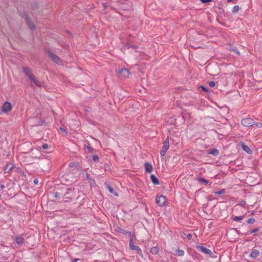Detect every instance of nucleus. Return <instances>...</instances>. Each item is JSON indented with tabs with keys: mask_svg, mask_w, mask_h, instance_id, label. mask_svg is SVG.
Listing matches in <instances>:
<instances>
[{
	"mask_svg": "<svg viewBox=\"0 0 262 262\" xmlns=\"http://www.w3.org/2000/svg\"><path fill=\"white\" fill-rule=\"evenodd\" d=\"M130 75L129 71L126 68L119 69L117 71V75L121 79H126Z\"/></svg>",
	"mask_w": 262,
	"mask_h": 262,
	"instance_id": "nucleus-1",
	"label": "nucleus"
},
{
	"mask_svg": "<svg viewBox=\"0 0 262 262\" xmlns=\"http://www.w3.org/2000/svg\"><path fill=\"white\" fill-rule=\"evenodd\" d=\"M12 110V106L9 102H5L2 106V111L7 113Z\"/></svg>",
	"mask_w": 262,
	"mask_h": 262,
	"instance_id": "nucleus-2",
	"label": "nucleus"
},
{
	"mask_svg": "<svg viewBox=\"0 0 262 262\" xmlns=\"http://www.w3.org/2000/svg\"><path fill=\"white\" fill-rule=\"evenodd\" d=\"M48 56L55 63L58 64H60L62 63L61 60L56 55L52 52L49 51L48 52Z\"/></svg>",
	"mask_w": 262,
	"mask_h": 262,
	"instance_id": "nucleus-3",
	"label": "nucleus"
},
{
	"mask_svg": "<svg viewBox=\"0 0 262 262\" xmlns=\"http://www.w3.org/2000/svg\"><path fill=\"white\" fill-rule=\"evenodd\" d=\"M242 124L245 127L252 126L253 124V120L250 118H246L242 120Z\"/></svg>",
	"mask_w": 262,
	"mask_h": 262,
	"instance_id": "nucleus-4",
	"label": "nucleus"
},
{
	"mask_svg": "<svg viewBox=\"0 0 262 262\" xmlns=\"http://www.w3.org/2000/svg\"><path fill=\"white\" fill-rule=\"evenodd\" d=\"M155 203L157 206L162 207L164 206V196H157L155 199Z\"/></svg>",
	"mask_w": 262,
	"mask_h": 262,
	"instance_id": "nucleus-5",
	"label": "nucleus"
},
{
	"mask_svg": "<svg viewBox=\"0 0 262 262\" xmlns=\"http://www.w3.org/2000/svg\"><path fill=\"white\" fill-rule=\"evenodd\" d=\"M24 73L28 76V78L30 80L34 76L31 69L28 67H24L23 69Z\"/></svg>",
	"mask_w": 262,
	"mask_h": 262,
	"instance_id": "nucleus-6",
	"label": "nucleus"
},
{
	"mask_svg": "<svg viewBox=\"0 0 262 262\" xmlns=\"http://www.w3.org/2000/svg\"><path fill=\"white\" fill-rule=\"evenodd\" d=\"M196 248L199 251L206 254L211 255L212 253V252L210 250L206 248L205 247L202 246H197Z\"/></svg>",
	"mask_w": 262,
	"mask_h": 262,
	"instance_id": "nucleus-7",
	"label": "nucleus"
},
{
	"mask_svg": "<svg viewBox=\"0 0 262 262\" xmlns=\"http://www.w3.org/2000/svg\"><path fill=\"white\" fill-rule=\"evenodd\" d=\"M119 233L123 234V235H128L129 237L133 235L130 231H128L125 230H124L120 227H118L116 230Z\"/></svg>",
	"mask_w": 262,
	"mask_h": 262,
	"instance_id": "nucleus-8",
	"label": "nucleus"
},
{
	"mask_svg": "<svg viewBox=\"0 0 262 262\" xmlns=\"http://www.w3.org/2000/svg\"><path fill=\"white\" fill-rule=\"evenodd\" d=\"M64 196L65 199L68 198L72 199L74 196V190L71 188H69Z\"/></svg>",
	"mask_w": 262,
	"mask_h": 262,
	"instance_id": "nucleus-9",
	"label": "nucleus"
},
{
	"mask_svg": "<svg viewBox=\"0 0 262 262\" xmlns=\"http://www.w3.org/2000/svg\"><path fill=\"white\" fill-rule=\"evenodd\" d=\"M14 165L12 163H8L5 167L4 170L5 173L10 172L13 168Z\"/></svg>",
	"mask_w": 262,
	"mask_h": 262,
	"instance_id": "nucleus-10",
	"label": "nucleus"
},
{
	"mask_svg": "<svg viewBox=\"0 0 262 262\" xmlns=\"http://www.w3.org/2000/svg\"><path fill=\"white\" fill-rule=\"evenodd\" d=\"M136 239L135 235L134 234L130 237L129 239V248L130 249L133 250L135 247V245H134V241Z\"/></svg>",
	"mask_w": 262,
	"mask_h": 262,
	"instance_id": "nucleus-11",
	"label": "nucleus"
},
{
	"mask_svg": "<svg viewBox=\"0 0 262 262\" xmlns=\"http://www.w3.org/2000/svg\"><path fill=\"white\" fill-rule=\"evenodd\" d=\"M30 80L33 81L34 84L38 87H41L43 85V83L41 81L36 79L35 76L33 77V78H31Z\"/></svg>",
	"mask_w": 262,
	"mask_h": 262,
	"instance_id": "nucleus-12",
	"label": "nucleus"
},
{
	"mask_svg": "<svg viewBox=\"0 0 262 262\" xmlns=\"http://www.w3.org/2000/svg\"><path fill=\"white\" fill-rule=\"evenodd\" d=\"M144 167L146 172L150 173L152 171L153 168L151 164L146 163L144 164Z\"/></svg>",
	"mask_w": 262,
	"mask_h": 262,
	"instance_id": "nucleus-13",
	"label": "nucleus"
},
{
	"mask_svg": "<svg viewBox=\"0 0 262 262\" xmlns=\"http://www.w3.org/2000/svg\"><path fill=\"white\" fill-rule=\"evenodd\" d=\"M259 255V252L258 250H256V249H253L250 255V256L252 257V258H256Z\"/></svg>",
	"mask_w": 262,
	"mask_h": 262,
	"instance_id": "nucleus-14",
	"label": "nucleus"
},
{
	"mask_svg": "<svg viewBox=\"0 0 262 262\" xmlns=\"http://www.w3.org/2000/svg\"><path fill=\"white\" fill-rule=\"evenodd\" d=\"M150 179L152 181V182L154 184H156V185H158L159 184V180L158 179L156 178V177L154 175V174H151L150 177Z\"/></svg>",
	"mask_w": 262,
	"mask_h": 262,
	"instance_id": "nucleus-15",
	"label": "nucleus"
},
{
	"mask_svg": "<svg viewBox=\"0 0 262 262\" xmlns=\"http://www.w3.org/2000/svg\"><path fill=\"white\" fill-rule=\"evenodd\" d=\"M15 242L17 244H23L25 242V239L20 236L16 237Z\"/></svg>",
	"mask_w": 262,
	"mask_h": 262,
	"instance_id": "nucleus-16",
	"label": "nucleus"
},
{
	"mask_svg": "<svg viewBox=\"0 0 262 262\" xmlns=\"http://www.w3.org/2000/svg\"><path fill=\"white\" fill-rule=\"evenodd\" d=\"M253 127L256 128H260L262 127V123L261 122H255L253 121V124L252 125Z\"/></svg>",
	"mask_w": 262,
	"mask_h": 262,
	"instance_id": "nucleus-17",
	"label": "nucleus"
},
{
	"mask_svg": "<svg viewBox=\"0 0 262 262\" xmlns=\"http://www.w3.org/2000/svg\"><path fill=\"white\" fill-rule=\"evenodd\" d=\"M159 251V248L157 247H154L151 248L150 252L153 254H156Z\"/></svg>",
	"mask_w": 262,
	"mask_h": 262,
	"instance_id": "nucleus-18",
	"label": "nucleus"
},
{
	"mask_svg": "<svg viewBox=\"0 0 262 262\" xmlns=\"http://www.w3.org/2000/svg\"><path fill=\"white\" fill-rule=\"evenodd\" d=\"M27 24L29 26V27L31 29L33 30L35 28V25L32 22H31L28 19H27Z\"/></svg>",
	"mask_w": 262,
	"mask_h": 262,
	"instance_id": "nucleus-19",
	"label": "nucleus"
},
{
	"mask_svg": "<svg viewBox=\"0 0 262 262\" xmlns=\"http://www.w3.org/2000/svg\"><path fill=\"white\" fill-rule=\"evenodd\" d=\"M133 250H136L139 254L142 255V250L138 246H136Z\"/></svg>",
	"mask_w": 262,
	"mask_h": 262,
	"instance_id": "nucleus-20",
	"label": "nucleus"
},
{
	"mask_svg": "<svg viewBox=\"0 0 262 262\" xmlns=\"http://www.w3.org/2000/svg\"><path fill=\"white\" fill-rule=\"evenodd\" d=\"M225 192H226V190L225 189H223L219 191H215L214 193L216 195H221V194H223L225 193Z\"/></svg>",
	"mask_w": 262,
	"mask_h": 262,
	"instance_id": "nucleus-21",
	"label": "nucleus"
},
{
	"mask_svg": "<svg viewBox=\"0 0 262 262\" xmlns=\"http://www.w3.org/2000/svg\"><path fill=\"white\" fill-rule=\"evenodd\" d=\"M219 150L217 149H213L211 151L209 152V154H211L213 155H217L219 154Z\"/></svg>",
	"mask_w": 262,
	"mask_h": 262,
	"instance_id": "nucleus-22",
	"label": "nucleus"
},
{
	"mask_svg": "<svg viewBox=\"0 0 262 262\" xmlns=\"http://www.w3.org/2000/svg\"><path fill=\"white\" fill-rule=\"evenodd\" d=\"M242 148L244 151H246L248 153L249 152L250 150L249 147L245 145H242Z\"/></svg>",
	"mask_w": 262,
	"mask_h": 262,
	"instance_id": "nucleus-23",
	"label": "nucleus"
},
{
	"mask_svg": "<svg viewBox=\"0 0 262 262\" xmlns=\"http://www.w3.org/2000/svg\"><path fill=\"white\" fill-rule=\"evenodd\" d=\"M177 254L178 256H183L184 254V251L182 250H177Z\"/></svg>",
	"mask_w": 262,
	"mask_h": 262,
	"instance_id": "nucleus-24",
	"label": "nucleus"
},
{
	"mask_svg": "<svg viewBox=\"0 0 262 262\" xmlns=\"http://www.w3.org/2000/svg\"><path fill=\"white\" fill-rule=\"evenodd\" d=\"M243 219V216H234L232 217V219L234 221H240Z\"/></svg>",
	"mask_w": 262,
	"mask_h": 262,
	"instance_id": "nucleus-25",
	"label": "nucleus"
},
{
	"mask_svg": "<svg viewBox=\"0 0 262 262\" xmlns=\"http://www.w3.org/2000/svg\"><path fill=\"white\" fill-rule=\"evenodd\" d=\"M239 10V6L237 5L234 6L233 8V12H236Z\"/></svg>",
	"mask_w": 262,
	"mask_h": 262,
	"instance_id": "nucleus-26",
	"label": "nucleus"
},
{
	"mask_svg": "<svg viewBox=\"0 0 262 262\" xmlns=\"http://www.w3.org/2000/svg\"><path fill=\"white\" fill-rule=\"evenodd\" d=\"M255 221V220L254 218H250L247 220V223L249 224H253Z\"/></svg>",
	"mask_w": 262,
	"mask_h": 262,
	"instance_id": "nucleus-27",
	"label": "nucleus"
},
{
	"mask_svg": "<svg viewBox=\"0 0 262 262\" xmlns=\"http://www.w3.org/2000/svg\"><path fill=\"white\" fill-rule=\"evenodd\" d=\"M93 160L94 161H98L99 160V158L98 156L95 155V156H93Z\"/></svg>",
	"mask_w": 262,
	"mask_h": 262,
	"instance_id": "nucleus-28",
	"label": "nucleus"
},
{
	"mask_svg": "<svg viewBox=\"0 0 262 262\" xmlns=\"http://www.w3.org/2000/svg\"><path fill=\"white\" fill-rule=\"evenodd\" d=\"M199 181L200 182H204L205 183H208V181L204 179V178H201L200 180H199Z\"/></svg>",
	"mask_w": 262,
	"mask_h": 262,
	"instance_id": "nucleus-29",
	"label": "nucleus"
},
{
	"mask_svg": "<svg viewBox=\"0 0 262 262\" xmlns=\"http://www.w3.org/2000/svg\"><path fill=\"white\" fill-rule=\"evenodd\" d=\"M246 203L245 201H241L239 203V205L241 206H244Z\"/></svg>",
	"mask_w": 262,
	"mask_h": 262,
	"instance_id": "nucleus-30",
	"label": "nucleus"
},
{
	"mask_svg": "<svg viewBox=\"0 0 262 262\" xmlns=\"http://www.w3.org/2000/svg\"><path fill=\"white\" fill-rule=\"evenodd\" d=\"M259 230L258 228H255L250 231V233H254L258 232Z\"/></svg>",
	"mask_w": 262,
	"mask_h": 262,
	"instance_id": "nucleus-31",
	"label": "nucleus"
},
{
	"mask_svg": "<svg viewBox=\"0 0 262 262\" xmlns=\"http://www.w3.org/2000/svg\"><path fill=\"white\" fill-rule=\"evenodd\" d=\"M215 82L213 81H211L209 82V85L210 87H213L215 86Z\"/></svg>",
	"mask_w": 262,
	"mask_h": 262,
	"instance_id": "nucleus-32",
	"label": "nucleus"
},
{
	"mask_svg": "<svg viewBox=\"0 0 262 262\" xmlns=\"http://www.w3.org/2000/svg\"><path fill=\"white\" fill-rule=\"evenodd\" d=\"M60 130H61V132H62L63 133H65L66 134H67V131H66L65 128H62V127H60Z\"/></svg>",
	"mask_w": 262,
	"mask_h": 262,
	"instance_id": "nucleus-33",
	"label": "nucleus"
},
{
	"mask_svg": "<svg viewBox=\"0 0 262 262\" xmlns=\"http://www.w3.org/2000/svg\"><path fill=\"white\" fill-rule=\"evenodd\" d=\"M42 148L44 149H47L48 148V145L47 144H43L42 145Z\"/></svg>",
	"mask_w": 262,
	"mask_h": 262,
	"instance_id": "nucleus-34",
	"label": "nucleus"
},
{
	"mask_svg": "<svg viewBox=\"0 0 262 262\" xmlns=\"http://www.w3.org/2000/svg\"><path fill=\"white\" fill-rule=\"evenodd\" d=\"M186 236L188 240H190L192 237V235H191V234L189 233V234H187Z\"/></svg>",
	"mask_w": 262,
	"mask_h": 262,
	"instance_id": "nucleus-35",
	"label": "nucleus"
},
{
	"mask_svg": "<svg viewBox=\"0 0 262 262\" xmlns=\"http://www.w3.org/2000/svg\"><path fill=\"white\" fill-rule=\"evenodd\" d=\"M81 259L79 258H74L72 259V262H77L78 261H80Z\"/></svg>",
	"mask_w": 262,
	"mask_h": 262,
	"instance_id": "nucleus-36",
	"label": "nucleus"
},
{
	"mask_svg": "<svg viewBox=\"0 0 262 262\" xmlns=\"http://www.w3.org/2000/svg\"><path fill=\"white\" fill-rule=\"evenodd\" d=\"M202 90L204 92H207L208 90L204 86H201Z\"/></svg>",
	"mask_w": 262,
	"mask_h": 262,
	"instance_id": "nucleus-37",
	"label": "nucleus"
},
{
	"mask_svg": "<svg viewBox=\"0 0 262 262\" xmlns=\"http://www.w3.org/2000/svg\"><path fill=\"white\" fill-rule=\"evenodd\" d=\"M164 147H165V150H167L168 149L169 146H167V145H166L165 144Z\"/></svg>",
	"mask_w": 262,
	"mask_h": 262,
	"instance_id": "nucleus-38",
	"label": "nucleus"
},
{
	"mask_svg": "<svg viewBox=\"0 0 262 262\" xmlns=\"http://www.w3.org/2000/svg\"><path fill=\"white\" fill-rule=\"evenodd\" d=\"M108 190H110V192H113V189L111 187H109L108 188Z\"/></svg>",
	"mask_w": 262,
	"mask_h": 262,
	"instance_id": "nucleus-39",
	"label": "nucleus"
},
{
	"mask_svg": "<svg viewBox=\"0 0 262 262\" xmlns=\"http://www.w3.org/2000/svg\"><path fill=\"white\" fill-rule=\"evenodd\" d=\"M34 182L35 184H37L38 182V181L36 179L34 180Z\"/></svg>",
	"mask_w": 262,
	"mask_h": 262,
	"instance_id": "nucleus-40",
	"label": "nucleus"
},
{
	"mask_svg": "<svg viewBox=\"0 0 262 262\" xmlns=\"http://www.w3.org/2000/svg\"><path fill=\"white\" fill-rule=\"evenodd\" d=\"M163 152H164V150L161 149V156H164V154H163Z\"/></svg>",
	"mask_w": 262,
	"mask_h": 262,
	"instance_id": "nucleus-41",
	"label": "nucleus"
},
{
	"mask_svg": "<svg viewBox=\"0 0 262 262\" xmlns=\"http://www.w3.org/2000/svg\"><path fill=\"white\" fill-rule=\"evenodd\" d=\"M4 187H5L4 185L2 184V185H1V188L2 189L4 188Z\"/></svg>",
	"mask_w": 262,
	"mask_h": 262,
	"instance_id": "nucleus-42",
	"label": "nucleus"
},
{
	"mask_svg": "<svg viewBox=\"0 0 262 262\" xmlns=\"http://www.w3.org/2000/svg\"><path fill=\"white\" fill-rule=\"evenodd\" d=\"M86 178H87L88 179H89V177H90V174H88V173H86Z\"/></svg>",
	"mask_w": 262,
	"mask_h": 262,
	"instance_id": "nucleus-43",
	"label": "nucleus"
},
{
	"mask_svg": "<svg viewBox=\"0 0 262 262\" xmlns=\"http://www.w3.org/2000/svg\"><path fill=\"white\" fill-rule=\"evenodd\" d=\"M73 165H74V164H73V163H70V167H72V166H73Z\"/></svg>",
	"mask_w": 262,
	"mask_h": 262,
	"instance_id": "nucleus-44",
	"label": "nucleus"
}]
</instances>
